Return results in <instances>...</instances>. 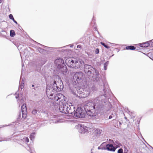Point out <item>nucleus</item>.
Returning a JSON list of instances; mask_svg holds the SVG:
<instances>
[{
	"label": "nucleus",
	"instance_id": "nucleus-44",
	"mask_svg": "<svg viewBox=\"0 0 153 153\" xmlns=\"http://www.w3.org/2000/svg\"><path fill=\"white\" fill-rule=\"evenodd\" d=\"M124 153H128V152H124Z\"/></svg>",
	"mask_w": 153,
	"mask_h": 153
},
{
	"label": "nucleus",
	"instance_id": "nucleus-9",
	"mask_svg": "<svg viewBox=\"0 0 153 153\" xmlns=\"http://www.w3.org/2000/svg\"><path fill=\"white\" fill-rule=\"evenodd\" d=\"M76 127L79 132L81 133L85 134L88 131V128L83 124H78Z\"/></svg>",
	"mask_w": 153,
	"mask_h": 153
},
{
	"label": "nucleus",
	"instance_id": "nucleus-48",
	"mask_svg": "<svg viewBox=\"0 0 153 153\" xmlns=\"http://www.w3.org/2000/svg\"><path fill=\"white\" fill-rule=\"evenodd\" d=\"M128 112H129V113H130V111H128Z\"/></svg>",
	"mask_w": 153,
	"mask_h": 153
},
{
	"label": "nucleus",
	"instance_id": "nucleus-26",
	"mask_svg": "<svg viewBox=\"0 0 153 153\" xmlns=\"http://www.w3.org/2000/svg\"><path fill=\"white\" fill-rule=\"evenodd\" d=\"M101 44L107 49H109L110 48L109 47L106 45L105 44L104 42H101Z\"/></svg>",
	"mask_w": 153,
	"mask_h": 153
},
{
	"label": "nucleus",
	"instance_id": "nucleus-18",
	"mask_svg": "<svg viewBox=\"0 0 153 153\" xmlns=\"http://www.w3.org/2000/svg\"><path fill=\"white\" fill-rule=\"evenodd\" d=\"M135 48V47L133 46H128L126 47V50H134Z\"/></svg>",
	"mask_w": 153,
	"mask_h": 153
},
{
	"label": "nucleus",
	"instance_id": "nucleus-21",
	"mask_svg": "<svg viewBox=\"0 0 153 153\" xmlns=\"http://www.w3.org/2000/svg\"><path fill=\"white\" fill-rule=\"evenodd\" d=\"M15 32L13 30H11L10 31V36L11 37H14L15 36Z\"/></svg>",
	"mask_w": 153,
	"mask_h": 153
},
{
	"label": "nucleus",
	"instance_id": "nucleus-28",
	"mask_svg": "<svg viewBox=\"0 0 153 153\" xmlns=\"http://www.w3.org/2000/svg\"><path fill=\"white\" fill-rule=\"evenodd\" d=\"M149 46H150L152 47H153V39L150 41H149Z\"/></svg>",
	"mask_w": 153,
	"mask_h": 153
},
{
	"label": "nucleus",
	"instance_id": "nucleus-1",
	"mask_svg": "<svg viewBox=\"0 0 153 153\" xmlns=\"http://www.w3.org/2000/svg\"><path fill=\"white\" fill-rule=\"evenodd\" d=\"M103 91L105 94L97 97L91 101L88 102L84 106L85 111L87 114L90 116H94L100 112H102L105 111H108L111 108L110 102H106V94H110L111 93L109 86L105 84Z\"/></svg>",
	"mask_w": 153,
	"mask_h": 153
},
{
	"label": "nucleus",
	"instance_id": "nucleus-8",
	"mask_svg": "<svg viewBox=\"0 0 153 153\" xmlns=\"http://www.w3.org/2000/svg\"><path fill=\"white\" fill-rule=\"evenodd\" d=\"M85 112L81 107L77 108L74 113V116L77 118H84L85 117Z\"/></svg>",
	"mask_w": 153,
	"mask_h": 153
},
{
	"label": "nucleus",
	"instance_id": "nucleus-54",
	"mask_svg": "<svg viewBox=\"0 0 153 153\" xmlns=\"http://www.w3.org/2000/svg\"><path fill=\"white\" fill-rule=\"evenodd\" d=\"M0 141H1V140H0Z\"/></svg>",
	"mask_w": 153,
	"mask_h": 153
},
{
	"label": "nucleus",
	"instance_id": "nucleus-37",
	"mask_svg": "<svg viewBox=\"0 0 153 153\" xmlns=\"http://www.w3.org/2000/svg\"><path fill=\"white\" fill-rule=\"evenodd\" d=\"M151 54V53H149L147 54V56H149V55H150Z\"/></svg>",
	"mask_w": 153,
	"mask_h": 153
},
{
	"label": "nucleus",
	"instance_id": "nucleus-5",
	"mask_svg": "<svg viewBox=\"0 0 153 153\" xmlns=\"http://www.w3.org/2000/svg\"><path fill=\"white\" fill-rule=\"evenodd\" d=\"M69 105L68 103L61 102L59 104V110L60 112L66 114H72L75 111V108L71 103Z\"/></svg>",
	"mask_w": 153,
	"mask_h": 153
},
{
	"label": "nucleus",
	"instance_id": "nucleus-32",
	"mask_svg": "<svg viewBox=\"0 0 153 153\" xmlns=\"http://www.w3.org/2000/svg\"><path fill=\"white\" fill-rule=\"evenodd\" d=\"M9 17L12 20H13L14 19L13 15L11 14H10L9 15Z\"/></svg>",
	"mask_w": 153,
	"mask_h": 153
},
{
	"label": "nucleus",
	"instance_id": "nucleus-35",
	"mask_svg": "<svg viewBox=\"0 0 153 153\" xmlns=\"http://www.w3.org/2000/svg\"><path fill=\"white\" fill-rule=\"evenodd\" d=\"M128 149H127L126 148H125V150H124V152H128Z\"/></svg>",
	"mask_w": 153,
	"mask_h": 153
},
{
	"label": "nucleus",
	"instance_id": "nucleus-47",
	"mask_svg": "<svg viewBox=\"0 0 153 153\" xmlns=\"http://www.w3.org/2000/svg\"><path fill=\"white\" fill-rule=\"evenodd\" d=\"M131 114H133V112H131Z\"/></svg>",
	"mask_w": 153,
	"mask_h": 153
},
{
	"label": "nucleus",
	"instance_id": "nucleus-15",
	"mask_svg": "<svg viewBox=\"0 0 153 153\" xmlns=\"http://www.w3.org/2000/svg\"><path fill=\"white\" fill-rule=\"evenodd\" d=\"M29 139L27 137H25L20 140L19 141V143L22 145L24 143H28Z\"/></svg>",
	"mask_w": 153,
	"mask_h": 153
},
{
	"label": "nucleus",
	"instance_id": "nucleus-25",
	"mask_svg": "<svg viewBox=\"0 0 153 153\" xmlns=\"http://www.w3.org/2000/svg\"><path fill=\"white\" fill-rule=\"evenodd\" d=\"M21 89H22L24 87V80L22 79V83L20 86H19Z\"/></svg>",
	"mask_w": 153,
	"mask_h": 153
},
{
	"label": "nucleus",
	"instance_id": "nucleus-36",
	"mask_svg": "<svg viewBox=\"0 0 153 153\" xmlns=\"http://www.w3.org/2000/svg\"><path fill=\"white\" fill-rule=\"evenodd\" d=\"M112 118V116L111 115H110L109 117V119H111Z\"/></svg>",
	"mask_w": 153,
	"mask_h": 153
},
{
	"label": "nucleus",
	"instance_id": "nucleus-19",
	"mask_svg": "<svg viewBox=\"0 0 153 153\" xmlns=\"http://www.w3.org/2000/svg\"><path fill=\"white\" fill-rule=\"evenodd\" d=\"M57 95L58 96L57 97H58V98L59 99V102H60V101H61V100H60V99H61L62 98H63L64 97V96L63 94H57Z\"/></svg>",
	"mask_w": 153,
	"mask_h": 153
},
{
	"label": "nucleus",
	"instance_id": "nucleus-45",
	"mask_svg": "<svg viewBox=\"0 0 153 153\" xmlns=\"http://www.w3.org/2000/svg\"><path fill=\"white\" fill-rule=\"evenodd\" d=\"M32 86L33 87H34V85H32Z\"/></svg>",
	"mask_w": 153,
	"mask_h": 153
},
{
	"label": "nucleus",
	"instance_id": "nucleus-40",
	"mask_svg": "<svg viewBox=\"0 0 153 153\" xmlns=\"http://www.w3.org/2000/svg\"><path fill=\"white\" fill-rule=\"evenodd\" d=\"M19 97V95H17L16 96V97H15L16 99H17L18 97Z\"/></svg>",
	"mask_w": 153,
	"mask_h": 153
},
{
	"label": "nucleus",
	"instance_id": "nucleus-30",
	"mask_svg": "<svg viewBox=\"0 0 153 153\" xmlns=\"http://www.w3.org/2000/svg\"><path fill=\"white\" fill-rule=\"evenodd\" d=\"M118 153H123V150L122 149H119L117 151Z\"/></svg>",
	"mask_w": 153,
	"mask_h": 153
},
{
	"label": "nucleus",
	"instance_id": "nucleus-16",
	"mask_svg": "<svg viewBox=\"0 0 153 153\" xmlns=\"http://www.w3.org/2000/svg\"><path fill=\"white\" fill-rule=\"evenodd\" d=\"M101 134V130L98 129H96L94 132V135H96V137H99Z\"/></svg>",
	"mask_w": 153,
	"mask_h": 153
},
{
	"label": "nucleus",
	"instance_id": "nucleus-22",
	"mask_svg": "<svg viewBox=\"0 0 153 153\" xmlns=\"http://www.w3.org/2000/svg\"><path fill=\"white\" fill-rule=\"evenodd\" d=\"M35 133H32L30 135V140H32L35 137Z\"/></svg>",
	"mask_w": 153,
	"mask_h": 153
},
{
	"label": "nucleus",
	"instance_id": "nucleus-23",
	"mask_svg": "<svg viewBox=\"0 0 153 153\" xmlns=\"http://www.w3.org/2000/svg\"><path fill=\"white\" fill-rule=\"evenodd\" d=\"M109 63L108 61H107L105 63L104 65V69L105 70H106L107 69V66H108Z\"/></svg>",
	"mask_w": 153,
	"mask_h": 153
},
{
	"label": "nucleus",
	"instance_id": "nucleus-50",
	"mask_svg": "<svg viewBox=\"0 0 153 153\" xmlns=\"http://www.w3.org/2000/svg\"><path fill=\"white\" fill-rule=\"evenodd\" d=\"M33 89H35H35H35V88H34Z\"/></svg>",
	"mask_w": 153,
	"mask_h": 153
},
{
	"label": "nucleus",
	"instance_id": "nucleus-49",
	"mask_svg": "<svg viewBox=\"0 0 153 153\" xmlns=\"http://www.w3.org/2000/svg\"><path fill=\"white\" fill-rule=\"evenodd\" d=\"M31 153H33V152H30Z\"/></svg>",
	"mask_w": 153,
	"mask_h": 153
},
{
	"label": "nucleus",
	"instance_id": "nucleus-42",
	"mask_svg": "<svg viewBox=\"0 0 153 153\" xmlns=\"http://www.w3.org/2000/svg\"><path fill=\"white\" fill-rule=\"evenodd\" d=\"M3 0H0V3H1L2 2Z\"/></svg>",
	"mask_w": 153,
	"mask_h": 153
},
{
	"label": "nucleus",
	"instance_id": "nucleus-4",
	"mask_svg": "<svg viewBox=\"0 0 153 153\" xmlns=\"http://www.w3.org/2000/svg\"><path fill=\"white\" fill-rule=\"evenodd\" d=\"M79 85L78 86H75L71 89V92L74 95H76L80 98H85L87 97L90 94V89L89 88H86L84 89L80 88Z\"/></svg>",
	"mask_w": 153,
	"mask_h": 153
},
{
	"label": "nucleus",
	"instance_id": "nucleus-14",
	"mask_svg": "<svg viewBox=\"0 0 153 153\" xmlns=\"http://www.w3.org/2000/svg\"><path fill=\"white\" fill-rule=\"evenodd\" d=\"M109 141H110L111 142V141L113 142V145L116 147V148L118 147H120L122 146L121 144L117 140H112L109 139Z\"/></svg>",
	"mask_w": 153,
	"mask_h": 153
},
{
	"label": "nucleus",
	"instance_id": "nucleus-39",
	"mask_svg": "<svg viewBox=\"0 0 153 153\" xmlns=\"http://www.w3.org/2000/svg\"><path fill=\"white\" fill-rule=\"evenodd\" d=\"M9 140V139H6V140H2V141H8Z\"/></svg>",
	"mask_w": 153,
	"mask_h": 153
},
{
	"label": "nucleus",
	"instance_id": "nucleus-33",
	"mask_svg": "<svg viewBox=\"0 0 153 153\" xmlns=\"http://www.w3.org/2000/svg\"><path fill=\"white\" fill-rule=\"evenodd\" d=\"M77 47L78 48H81V45H78L77 46Z\"/></svg>",
	"mask_w": 153,
	"mask_h": 153
},
{
	"label": "nucleus",
	"instance_id": "nucleus-6",
	"mask_svg": "<svg viewBox=\"0 0 153 153\" xmlns=\"http://www.w3.org/2000/svg\"><path fill=\"white\" fill-rule=\"evenodd\" d=\"M82 62L80 59L74 58H68L65 60V62L68 67L75 69H79L80 68Z\"/></svg>",
	"mask_w": 153,
	"mask_h": 153
},
{
	"label": "nucleus",
	"instance_id": "nucleus-24",
	"mask_svg": "<svg viewBox=\"0 0 153 153\" xmlns=\"http://www.w3.org/2000/svg\"><path fill=\"white\" fill-rule=\"evenodd\" d=\"M52 122H51L53 123H59L60 122V120H51Z\"/></svg>",
	"mask_w": 153,
	"mask_h": 153
},
{
	"label": "nucleus",
	"instance_id": "nucleus-41",
	"mask_svg": "<svg viewBox=\"0 0 153 153\" xmlns=\"http://www.w3.org/2000/svg\"><path fill=\"white\" fill-rule=\"evenodd\" d=\"M70 47H71V48H72L73 47V45H70Z\"/></svg>",
	"mask_w": 153,
	"mask_h": 153
},
{
	"label": "nucleus",
	"instance_id": "nucleus-46",
	"mask_svg": "<svg viewBox=\"0 0 153 153\" xmlns=\"http://www.w3.org/2000/svg\"><path fill=\"white\" fill-rule=\"evenodd\" d=\"M134 117V116H132V117Z\"/></svg>",
	"mask_w": 153,
	"mask_h": 153
},
{
	"label": "nucleus",
	"instance_id": "nucleus-11",
	"mask_svg": "<svg viewBox=\"0 0 153 153\" xmlns=\"http://www.w3.org/2000/svg\"><path fill=\"white\" fill-rule=\"evenodd\" d=\"M22 113V117L25 119L27 117V108L25 104H23L21 107Z\"/></svg>",
	"mask_w": 153,
	"mask_h": 153
},
{
	"label": "nucleus",
	"instance_id": "nucleus-31",
	"mask_svg": "<svg viewBox=\"0 0 153 153\" xmlns=\"http://www.w3.org/2000/svg\"><path fill=\"white\" fill-rule=\"evenodd\" d=\"M99 49L96 48L94 51V52L96 54H98L99 53Z\"/></svg>",
	"mask_w": 153,
	"mask_h": 153
},
{
	"label": "nucleus",
	"instance_id": "nucleus-3",
	"mask_svg": "<svg viewBox=\"0 0 153 153\" xmlns=\"http://www.w3.org/2000/svg\"><path fill=\"white\" fill-rule=\"evenodd\" d=\"M84 71L89 78L94 81L99 77V71L90 65L85 64L84 65Z\"/></svg>",
	"mask_w": 153,
	"mask_h": 153
},
{
	"label": "nucleus",
	"instance_id": "nucleus-34",
	"mask_svg": "<svg viewBox=\"0 0 153 153\" xmlns=\"http://www.w3.org/2000/svg\"><path fill=\"white\" fill-rule=\"evenodd\" d=\"M13 22H15L16 24H17V22L16 21L15 19H14L13 20Z\"/></svg>",
	"mask_w": 153,
	"mask_h": 153
},
{
	"label": "nucleus",
	"instance_id": "nucleus-10",
	"mask_svg": "<svg viewBox=\"0 0 153 153\" xmlns=\"http://www.w3.org/2000/svg\"><path fill=\"white\" fill-rule=\"evenodd\" d=\"M54 63L57 69L65 65L64 60L61 58H59L55 60Z\"/></svg>",
	"mask_w": 153,
	"mask_h": 153
},
{
	"label": "nucleus",
	"instance_id": "nucleus-43",
	"mask_svg": "<svg viewBox=\"0 0 153 153\" xmlns=\"http://www.w3.org/2000/svg\"><path fill=\"white\" fill-rule=\"evenodd\" d=\"M23 66H24V64L22 63V67H23Z\"/></svg>",
	"mask_w": 153,
	"mask_h": 153
},
{
	"label": "nucleus",
	"instance_id": "nucleus-29",
	"mask_svg": "<svg viewBox=\"0 0 153 153\" xmlns=\"http://www.w3.org/2000/svg\"><path fill=\"white\" fill-rule=\"evenodd\" d=\"M37 111H38L37 110H35V109L33 110L32 111V113L33 114L35 115L36 114L37 112Z\"/></svg>",
	"mask_w": 153,
	"mask_h": 153
},
{
	"label": "nucleus",
	"instance_id": "nucleus-51",
	"mask_svg": "<svg viewBox=\"0 0 153 153\" xmlns=\"http://www.w3.org/2000/svg\"><path fill=\"white\" fill-rule=\"evenodd\" d=\"M21 117L19 115V117Z\"/></svg>",
	"mask_w": 153,
	"mask_h": 153
},
{
	"label": "nucleus",
	"instance_id": "nucleus-52",
	"mask_svg": "<svg viewBox=\"0 0 153 153\" xmlns=\"http://www.w3.org/2000/svg\"><path fill=\"white\" fill-rule=\"evenodd\" d=\"M40 45H41L40 44H39Z\"/></svg>",
	"mask_w": 153,
	"mask_h": 153
},
{
	"label": "nucleus",
	"instance_id": "nucleus-20",
	"mask_svg": "<svg viewBox=\"0 0 153 153\" xmlns=\"http://www.w3.org/2000/svg\"><path fill=\"white\" fill-rule=\"evenodd\" d=\"M38 51L40 53H43L45 51V50L40 47H38L37 49Z\"/></svg>",
	"mask_w": 153,
	"mask_h": 153
},
{
	"label": "nucleus",
	"instance_id": "nucleus-27",
	"mask_svg": "<svg viewBox=\"0 0 153 153\" xmlns=\"http://www.w3.org/2000/svg\"><path fill=\"white\" fill-rule=\"evenodd\" d=\"M23 101H24V100L22 98V99L20 100H18V103L19 104V106H20V105L21 104H22L23 103Z\"/></svg>",
	"mask_w": 153,
	"mask_h": 153
},
{
	"label": "nucleus",
	"instance_id": "nucleus-53",
	"mask_svg": "<svg viewBox=\"0 0 153 153\" xmlns=\"http://www.w3.org/2000/svg\"><path fill=\"white\" fill-rule=\"evenodd\" d=\"M16 93L15 94V95H16Z\"/></svg>",
	"mask_w": 153,
	"mask_h": 153
},
{
	"label": "nucleus",
	"instance_id": "nucleus-38",
	"mask_svg": "<svg viewBox=\"0 0 153 153\" xmlns=\"http://www.w3.org/2000/svg\"><path fill=\"white\" fill-rule=\"evenodd\" d=\"M98 149H103V148H101L100 147H98Z\"/></svg>",
	"mask_w": 153,
	"mask_h": 153
},
{
	"label": "nucleus",
	"instance_id": "nucleus-17",
	"mask_svg": "<svg viewBox=\"0 0 153 153\" xmlns=\"http://www.w3.org/2000/svg\"><path fill=\"white\" fill-rule=\"evenodd\" d=\"M149 41L140 44V46L141 47H147L149 46Z\"/></svg>",
	"mask_w": 153,
	"mask_h": 153
},
{
	"label": "nucleus",
	"instance_id": "nucleus-2",
	"mask_svg": "<svg viewBox=\"0 0 153 153\" xmlns=\"http://www.w3.org/2000/svg\"><path fill=\"white\" fill-rule=\"evenodd\" d=\"M60 81L59 85H57L56 81H54L53 84L51 85V87L47 86L46 88V94L48 97L52 100H54L55 101H59V99L57 97V94L56 96L53 95V92L54 91L57 92L59 91L62 90L63 88V85L62 82L60 78L59 79Z\"/></svg>",
	"mask_w": 153,
	"mask_h": 153
},
{
	"label": "nucleus",
	"instance_id": "nucleus-12",
	"mask_svg": "<svg viewBox=\"0 0 153 153\" xmlns=\"http://www.w3.org/2000/svg\"><path fill=\"white\" fill-rule=\"evenodd\" d=\"M57 71L60 73L64 75H65L67 72V69L65 65L57 69Z\"/></svg>",
	"mask_w": 153,
	"mask_h": 153
},
{
	"label": "nucleus",
	"instance_id": "nucleus-7",
	"mask_svg": "<svg viewBox=\"0 0 153 153\" xmlns=\"http://www.w3.org/2000/svg\"><path fill=\"white\" fill-rule=\"evenodd\" d=\"M83 77V74L81 72L75 73L73 77L74 84H77L80 83L82 81Z\"/></svg>",
	"mask_w": 153,
	"mask_h": 153
},
{
	"label": "nucleus",
	"instance_id": "nucleus-13",
	"mask_svg": "<svg viewBox=\"0 0 153 153\" xmlns=\"http://www.w3.org/2000/svg\"><path fill=\"white\" fill-rule=\"evenodd\" d=\"M104 149L109 151L114 152L116 148L113 146V145L108 144L106 145V148H104Z\"/></svg>",
	"mask_w": 153,
	"mask_h": 153
}]
</instances>
